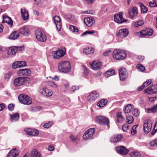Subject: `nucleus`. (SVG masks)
I'll use <instances>...</instances> for the list:
<instances>
[{
  "label": "nucleus",
  "instance_id": "1a4fd4ad",
  "mask_svg": "<svg viewBox=\"0 0 157 157\" xmlns=\"http://www.w3.org/2000/svg\"><path fill=\"white\" fill-rule=\"evenodd\" d=\"M99 94L96 91H92L89 94L88 96V101H93L98 99L99 97Z\"/></svg>",
  "mask_w": 157,
  "mask_h": 157
},
{
  "label": "nucleus",
  "instance_id": "9d476101",
  "mask_svg": "<svg viewBox=\"0 0 157 157\" xmlns=\"http://www.w3.org/2000/svg\"><path fill=\"white\" fill-rule=\"evenodd\" d=\"M53 52L54 58L56 59H58L64 55L66 53V50L65 48H64L59 49L58 50Z\"/></svg>",
  "mask_w": 157,
  "mask_h": 157
},
{
  "label": "nucleus",
  "instance_id": "9b49d317",
  "mask_svg": "<svg viewBox=\"0 0 157 157\" xmlns=\"http://www.w3.org/2000/svg\"><path fill=\"white\" fill-rule=\"evenodd\" d=\"M26 134L30 136H36L39 134V132L37 129L34 128H28L24 130Z\"/></svg>",
  "mask_w": 157,
  "mask_h": 157
},
{
  "label": "nucleus",
  "instance_id": "4d7b16f0",
  "mask_svg": "<svg viewBox=\"0 0 157 157\" xmlns=\"http://www.w3.org/2000/svg\"><path fill=\"white\" fill-rule=\"evenodd\" d=\"M12 67L14 69L19 68L18 61L15 62L13 63L12 65Z\"/></svg>",
  "mask_w": 157,
  "mask_h": 157
},
{
  "label": "nucleus",
  "instance_id": "c85d7f7f",
  "mask_svg": "<svg viewBox=\"0 0 157 157\" xmlns=\"http://www.w3.org/2000/svg\"><path fill=\"white\" fill-rule=\"evenodd\" d=\"M7 23L10 25V26H12L13 25V22L11 18L5 15L3 16V20L2 23Z\"/></svg>",
  "mask_w": 157,
  "mask_h": 157
},
{
  "label": "nucleus",
  "instance_id": "bb28decb",
  "mask_svg": "<svg viewBox=\"0 0 157 157\" xmlns=\"http://www.w3.org/2000/svg\"><path fill=\"white\" fill-rule=\"evenodd\" d=\"M19 32L21 34L25 36H27L29 34V31L27 27L23 26L19 29Z\"/></svg>",
  "mask_w": 157,
  "mask_h": 157
},
{
  "label": "nucleus",
  "instance_id": "f704fd0d",
  "mask_svg": "<svg viewBox=\"0 0 157 157\" xmlns=\"http://www.w3.org/2000/svg\"><path fill=\"white\" fill-rule=\"evenodd\" d=\"M117 121L119 123H122L124 120V117L122 115L121 113H118L117 114Z\"/></svg>",
  "mask_w": 157,
  "mask_h": 157
},
{
  "label": "nucleus",
  "instance_id": "2eb2a0df",
  "mask_svg": "<svg viewBox=\"0 0 157 157\" xmlns=\"http://www.w3.org/2000/svg\"><path fill=\"white\" fill-rule=\"evenodd\" d=\"M153 30L150 29H146L140 31V36L144 37L146 36H151L153 33Z\"/></svg>",
  "mask_w": 157,
  "mask_h": 157
},
{
  "label": "nucleus",
  "instance_id": "13d9d810",
  "mask_svg": "<svg viewBox=\"0 0 157 157\" xmlns=\"http://www.w3.org/2000/svg\"><path fill=\"white\" fill-rule=\"evenodd\" d=\"M70 138L73 141H75L78 139L77 136H75L73 135L70 136Z\"/></svg>",
  "mask_w": 157,
  "mask_h": 157
},
{
  "label": "nucleus",
  "instance_id": "8fccbe9b",
  "mask_svg": "<svg viewBox=\"0 0 157 157\" xmlns=\"http://www.w3.org/2000/svg\"><path fill=\"white\" fill-rule=\"evenodd\" d=\"M138 126V125H135L132 127V130L131 131V133L132 135H134L135 134H136V129Z\"/></svg>",
  "mask_w": 157,
  "mask_h": 157
},
{
  "label": "nucleus",
  "instance_id": "cd10ccee",
  "mask_svg": "<svg viewBox=\"0 0 157 157\" xmlns=\"http://www.w3.org/2000/svg\"><path fill=\"white\" fill-rule=\"evenodd\" d=\"M123 137L121 134H118L113 136L111 139V142L113 143L117 142L120 141Z\"/></svg>",
  "mask_w": 157,
  "mask_h": 157
},
{
  "label": "nucleus",
  "instance_id": "ddd939ff",
  "mask_svg": "<svg viewBox=\"0 0 157 157\" xmlns=\"http://www.w3.org/2000/svg\"><path fill=\"white\" fill-rule=\"evenodd\" d=\"M144 93H147L148 94H152L157 92V85H152L151 87L145 89L144 90Z\"/></svg>",
  "mask_w": 157,
  "mask_h": 157
},
{
  "label": "nucleus",
  "instance_id": "6e6552de",
  "mask_svg": "<svg viewBox=\"0 0 157 157\" xmlns=\"http://www.w3.org/2000/svg\"><path fill=\"white\" fill-rule=\"evenodd\" d=\"M152 123L150 120H146L143 125V129L145 133L147 134L149 132L152 128Z\"/></svg>",
  "mask_w": 157,
  "mask_h": 157
},
{
  "label": "nucleus",
  "instance_id": "f8f14e48",
  "mask_svg": "<svg viewBox=\"0 0 157 157\" xmlns=\"http://www.w3.org/2000/svg\"><path fill=\"white\" fill-rule=\"evenodd\" d=\"M119 75L120 80H124L127 77V73L126 69L124 68H121L119 70Z\"/></svg>",
  "mask_w": 157,
  "mask_h": 157
},
{
  "label": "nucleus",
  "instance_id": "603ef678",
  "mask_svg": "<svg viewBox=\"0 0 157 157\" xmlns=\"http://www.w3.org/2000/svg\"><path fill=\"white\" fill-rule=\"evenodd\" d=\"M151 146L153 147L157 146V139L154 140L150 142Z\"/></svg>",
  "mask_w": 157,
  "mask_h": 157
},
{
  "label": "nucleus",
  "instance_id": "f257e3e1",
  "mask_svg": "<svg viewBox=\"0 0 157 157\" xmlns=\"http://www.w3.org/2000/svg\"><path fill=\"white\" fill-rule=\"evenodd\" d=\"M71 64L69 62L63 61L58 64V70L59 71L63 73H67L71 70Z\"/></svg>",
  "mask_w": 157,
  "mask_h": 157
},
{
  "label": "nucleus",
  "instance_id": "37998d69",
  "mask_svg": "<svg viewBox=\"0 0 157 157\" xmlns=\"http://www.w3.org/2000/svg\"><path fill=\"white\" fill-rule=\"evenodd\" d=\"M157 109V105H154L152 107H151L150 108H148L147 109V111H147V112H150V111L151 112H154L156 111Z\"/></svg>",
  "mask_w": 157,
  "mask_h": 157
},
{
  "label": "nucleus",
  "instance_id": "338daca9",
  "mask_svg": "<svg viewBox=\"0 0 157 157\" xmlns=\"http://www.w3.org/2000/svg\"><path fill=\"white\" fill-rule=\"evenodd\" d=\"M54 149V147L53 146L50 145L49 146L48 148V150L50 151H53Z\"/></svg>",
  "mask_w": 157,
  "mask_h": 157
},
{
  "label": "nucleus",
  "instance_id": "bf43d9fd",
  "mask_svg": "<svg viewBox=\"0 0 157 157\" xmlns=\"http://www.w3.org/2000/svg\"><path fill=\"white\" fill-rule=\"evenodd\" d=\"M129 126L127 124H124L122 126V129L123 131L126 132L128 129Z\"/></svg>",
  "mask_w": 157,
  "mask_h": 157
},
{
  "label": "nucleus",
  "instance_id": "4be33fe9",
  "mask_svg": "<svg viewBox=\"0 0 157 157\" xmlns=\"http://www.w3.org/2000/svg\"><path fill=\"white\" fill-rule=\"evenodd\" d=\"M129 18L133 19L138 14V10L136 7H133L128 10Z\"/></svg>",
  "mask_w": 157,
  "mask_h": 157
},
{
  "label": "nucleus",
  "instance_id": "c756f323",
  "mask_svg": "<svg viewBox=\"0 0 157 157\" xmlns=\"http://www.w3.org/2000/svg\"><path fill=\"white\" fill-rule=\"evenodd\" d=\"M94 52V49L91 47H87L83 49V53L86 55L91 54Z\"/></svg>",
  "mask_w": 157,
  "mask_h": 157
},
{
  "label": "nucleus",
  "instance_id": "864d4df0",
  "mask_svg": "<svg viewBox=\"0 0 157 157\" xmlns=\"http://www.w3.org/2000/svg\"><path fill=\"white\" fill-rule=\"evenodd\" d=\"M148 10L147 8L144 6H142L141 12L143 13H146Z\"/></svg>",
  "mask_w": 157,
  "mask_h": 157
},
{
  "label": "nucleus",
  "instance_id": "49530a36",
  "mask_svg": "<svg viewBox=\"0 0 157 157\" xmlns=\"http://www.w3.org/2000/svg\"><path fill=\"white\" fill-rule=\"evenodd\" d=\"M12 73L11 72L6 73L4 75V78L5 79L8 81L10 79V76L12 75Z\"/></svg>",
  "mask_w": 157,
  "mask_h": 157
},
{
  "label": "nucleus",
  "instance_id": "393cba45",
  "mask_svg": "<svg viewBox=\"0 0 157 157\" xmlns=\"http://www.w3.org/2000/svg\"><path fill=\"white\" fill-rule=\"evenodd\" d=\"M21 17L24 20H26L29 18V15L28 11L24 8H21Z\"/></svg>",
  "mask_w": 157,
  "mask_h": 157
},
{
  "label": "nucleus",
  "instance_id": "58836bf2",
  "mask_svg": "<svg viewBox=\"0 0 157 157\" xmlns=\"http://www.w3.org/2000/svg\"><path fill=\"white\" fill-rule=\"evenodd\" d=\"M131 157H140V154L137 151L132 152L130 153Z\"/></svg>",
  "mask_w": 157,
  "mask_h": 157
},
{
  "label": "nucleus",
  "instance_id": "0e129e2a",
  "mask_svg": "<svg viewBox=\"0 0 157 157\" xmlns=\"http://www.w3.org/2000/svg\"><path fill=\"white\" fill-rule=\"evenodd\" d=\"M5 105L4 104H0V111L2 110L5 108Z\"/></svg>",
  "mask_w": 157,
  "mask_h": 157
},
{
  "label": "nucleus",
  "instance_id": "a19ab883",
  "mask_svg": "<svg viewBox=\"0 0 157 157\" xmlns=\"http://www.w3.org/2000/svg\"><path fill=\"white\" fill-rule=\"evenodd\" d=\"M69 29L73 32H78V30L75 26L73 25H70L69 27Z\"/></svg>",
  "mask_w": 157,
  "mask_h": 157
},
{
  "label": "nucleus",
  "instance_id": "412c9836",
  "mask_svg": "<svg viewBox=\"0 0 157 157\" xmlns=\"http://www.w3.org/2000/svg\"><path fill=\"white\" fill-rule=\"evenodd\" d=\"M31 73L30 70L29 69H21L17 71L18 75L20 76H27Z\"/></svg>",
  "mask_w": 157,
  "mask_h": 157
},
{
  "label": "nucleus",
  "instance_id": "4c0bfd02",
  "mask_svg": "<svg viewBox=\"0 0 157 157\" xmlns=\"http://www.w3.org/2000/svg\"><path fill=\"white\" fill-rule=\"evenodd\" d=\"M144 24V21L142 20H139L134 24V26L135 27H137L143 25Z\"/></svg>",
  "mask_w": 157,
  "mask_h": 157
},
{
  "label": "nucleus",
  "instance_id": "79ce46f5",
  "mask_svg": "<svg viewBox=\"0 0 157 157\" xmlns=\"http://www.w3.org/2000/svg\"><path fill=\"white\" fill-rule=\"evenodd\" d=\"M48 84L51 87L53 88H57L58 87L57 85L54 82L50 81L48 82Z\"/></svg>",
  "mask_w": 157,
  "mask_h": 157
},
{
  "label": "nucleus",
  "instance_id": "e2e57ef3",
  "mask_svg": "<svg viewBox=\"0 0 157 157\" xmlns=\"http://www.w3.org/2000/svg\"><path fill=\"white\" fill-rule=\"evenodd\" d=\"M14 47H15L16 48V52L17 51H21L24 49V47L23 46H20L18 47L14 46Z\"/></svg>",
  "mask_w": 157,
  "mask_h": 157
},
{
  "label": "nucleus",
  "instance_id": "7c9ffc66",
  "mask_svg": "<svg viewBox=\"0 0 157 157\" xmlns=\"http://www.w3.org/2000/svg\"><path fill=\"white\" fill-rule=\"evenodd\" d=\"M16 52V49L14 46L9 48L8 50L7 54L9 55H14Z\"/></svg>",
  "mask_w": 157,
  "mask_h": 157
},
{
  "label": "nucleus",
  "instance_id": "7ed1b4c3",
  "mask_svg": "<svg viewBox=\"0 0 157 157\" xmlns=\"http://www.w3.org/2000/svg\"><path fill=\"white\" fill-rule=\"evenodd\" d=\"M113 57L117 60L123 59L127 56L126 53L124 50L116 49L113 52Z\"/></svg>",
  "mask_w": 157,
  "mask_h": 157
},
{
  "label": "nucleus",
  "instance_id": "09e8293b",
  "mask_svg": "<svg viewBox=\"0 0 157 157\" xmlns=\"http://www.w3.org/2000/svg\"><path fill=\"white\" fill-rule=\"evenodd\" d=\"M151 82V79L147 80L146 82H144L143 85L144 87H146L150 85Z\"/></svg>",
  "mask_w": 157,
  "mask_h": 157
},
{
  "label": "nucleus",
  "instance_id": "c03bdc74",
  "mask_svg": "<svg viewBox=\"0 0 157 157\" xmlns=\"http://www.w3.org/2000/svg\"><path fill=\"white\" fill-rule=\"evenodd\" d=\"M126 120L128 124H130L132 123L134 121L133 118L132 116H129L127 117Z\"/></svg>",
  "mask_w": 157,
  "mask_h": 157
},
{
  "label": "nucleus",
  "instance_id": "6e6d98bb",
  "mask_svg": "<svg viewBox=\"0 0 157 157\" xmlns=\"http://www.w3.org/2000/svg\"><path fill=\"white\" fill-rule=\"evenodd\" d=\"M79 89V86H72L71 89V91L74 92L75 90H78Z\"/></svg>",
  "mask_w": 157,
  "mask_h": 157
},
{
  "label": "nucleus",
  "instance_id": "6ab92c4d",
  "mask_svg": "<svg viewBox=\"0 0 157 157\" xmlns=\"http://www.w3.org/2000/svg\"><path fill=\"white\" fill-rule=\"evenodd\" d=\"M95 19L92 17H85L84 22L85 24L88 27H91L95 23Z\"/></svg>",
  "mask_w": 157,
  "mask_h": 157
},
{
  "label": "nucleus",
  "instance_id": "473e14b6",
  "mask_svg": "<svg viewBox=\"0 0 157 157\" xmlns=\"http://www.w3.org/2000/svg\"><path fill=\"white\" fill-rule=\"evenodd\" d=\"M134 106L131 104L127 105L124 108V112L127 113L130 112L131 110L133 108Z\"/></svg>",
  "mask_w": 157,
  "mask_h": 157
},
{
  "label": "nucleus",
  "instance_id": "423d86ee",
  "mask_svg": "<svg viewBox=\"0 0 157 157\" xmlns=\"http://www.w3.org/2000/svg\"><path fill=\"white\" fill-rule=\"evenodd\" d=\"M95 129L94 128H90L86 131L83 135V139L87 140L93 138V135L94 134Z\"/></svg>",
  "mask_w": 157,
  "mask_h": 157
},
{
  "label": "nucleus",
  "instance_id": "a18cd8bd",
  "mask_svg": "<svg viewBox=\"0 0 157 157\" xmlns=\"http://www.w3.org/2000/svg\"><path fill=\"white\" fill-rule=\"evenodd\" d=\"M149 5L151 7L157 6V0H153V2H150Z\"/></svg>",
  "mask_w": 157,
  "mask_h": 157
},
{
  "label": "nucleus",
  "instance_id": "0eeeda50",
  "mask_svg": "<svg viewBox=\"0 0 157 157\" xmlns=\"http://www.w3.org/2000/svg\"><path fill=\"white\" fill-rule=\"evenodd\" d=\"M96 121L100 124L108 126L109 124V119L103 116H97L96 117Z\"/></svg>",
  "mask_w": 157,
  "mask_h": 157
},
{
  "label": "nucleus",
  "instance_id": "72a5a7b5",
  "mask_svg": "<svg viewBox=\"0 0 157 157\" xmlns=\"http://www.w3.org/2000/svg\"><path fill=\"white\" fill-rule=\"evenodd\" d=\"M115 72L114 70L113 69H110L106 72L105 75V76L106 78H108L110 76L114 75Z\"/></svg>",
  "mask_w": 157,
  "mask_h": 157
},
{
  "label": "nucleus",
  "instance_id": "3c124183",
  "mask_svg": "<svg viewBox=\"0 0 157 157\" xmlns=\"http://www.w3.org/2000/svg\"><path fill=\"white\" fill-rule=\"evenodd\" d=\"M53 123L52 121H49L48 123L45 124L44 126L45 128H48L50 127L52 124Z\"/></svg>",
  "mask_w": 157,
  "mask_h": 157
},
{
  "label": "nucleus",
  "instance_id": "ea45409f",
  "mask_svg": "<svg viewBox=\"0 0 157 157\" xmlns=\"http://www.w3.org/2000/svg\"><path fill=\"white\" fill-rule=\"evenodd\" d=\"M136 68L140 72H143L145 69V67L140 64L137 65L136 66Z\"/></svg>",
  "mask_w": 157,
  "mask_h": 157
},
{
  "label": "nucleus",
  "instance_id": "4468645a",
  "mask_svg": "<svg viewBox=\"0 0 157 157\" xmlns=\"http://www.w3.org/2000/svg\"><path fill=\"white\" fill-rule=\"evenodd\" d=\"M53 19L56 29L58 31H60L61 28L62 24L60 17L56 15L53 17Z\"/></svg>",
  "mask_w": 157,
  "mask_h": 157
},
{
  "label": "nucleus",
  "instance_id": "aec40b11",
  "mask_svg": "<svg viewBox=\"0 0 157 157\" xmlns=\"http://www.w3.org/2000/svg\"><path fill=\"white\" fill-rule=\"evenodd\" d=\"M122 14V13H119L118 14L115 15L114 16L115 21L118 23H121L126 21L123 18Z\"/></svg>",
  "mask_w": 157,
  "mask_h": 157
},
{
  "label": "nucleus",
  "instance_id": "a878e982",
  "mask_svg": "<svg viewBox=\"0 0 157 157\" xmlns=\"http://www.w3.org/2000/svg\"><path fill=\"white\" fill-rule=\"evenodd\" d=\"M18 152L17 149L14 148L10 150L8 153L7 157H18Z\"/></svg>",
  "mask_w": 157,
  "mask_h": 157
},
{
  "label": "nucleus",
  "instance_id": "f03ea898",
  "mask_svg": "<svg viewBox=\"0 0 157 157\" xmlns=\"http://www.w3.org/2000/svg\"><path fill=\"white\" fill-rule=\"evenodd\" d=\"M30 82V79L28 78L19 77L14 80L13 84L15 86H20Z\"/></svg>",
  "mask_w": 157,
  "mask_h": 157
},
{
  "label": "nucleus",
  "instance_id": "c9c22d12",
  "mask_svg": "<svg viewBox=\"0 0 157 157\" xmlns=\"http://www.w3.org/2000/svg\"><path fill=\"white\" fill-rule=\"evenodd\" d=\"M19 37V35L16 32H13L9 37V38L11 40H15Z\"/></svg>",
  "mask_w": 157,
  "mask_h": 157
},
{
  "label": "nucleus",
  "instance_id": "a211bd4d",
  "mask_svg": "<svg viewBox=\"0 0 157 157\" xmlns=\"http://www.w3.org/2000/svg\"><path fill=\"white\" fill-rule=\"evenodd\" d=\"M91 68L92 69L96 70L100 69L102 66V64L101 62L94 61L90 63Z\"/></svg>",
  "mask_w": 157,
  "mask_h": 157
},
{
  "label": "nucleus",
  "instance_id": "39448f33",
  "mask_svg": "<svg viewBox=\"0 0 157 157\" xmlns=\"http://www.w3.org/2000/svg\"><path fill=\"white\" fill-rule=\"evenodd\" d=\"M35 34L36 38L38 40L43 42H45L46 41V36L43 31L40 30H36Z\"/></svg>",
  "mask_w": 157,
  "mask_h": 157
},
{
  "label": "nucleus",
  "instance_id": "e433bc0d",
  "mask_svg": "<svg viewBox=\"0 0 157 157\" xmlns=\"http://www.w3.org/2000/svg\"><path fill=\"white\" fill-rule=\"evenodd\" d=\"M10 117L12 121H17L19 118V114L17 113H15L14 114L11 115Z\"/></svg>",
  "mask_w": 157,
  "mask_h": 157
},
{
  "label": "nucleus",
  "instance_id": "5fc2aeb1",
  "mask_svg": "<svg viewBox=\"0 0 157 157\" xmlns=\"http://www.w3.org/2000/svg\"><path fill=\"white\" fill-rule=\"evenodd\" d=\"M132 114L136 117L138 116L139 114V112L137 109H135L132 111Z\"/></svg>",
  "mask_w": 157,
  "mask_h": 157
},
{
  "label": "nucleus",
  "instance_id": "dca6fc26",
  "mask_svg": "<svg viewBox=\"0 0 157 157\" xmlns=\"http://www.w3.org/2000/svg\"><path fill=\"white\" fill-rule=\"evenodd\" d=\"M25 155L27 157H41L40 153L35 149H33Z\"/></svg>",
  "mask_w": 157,
  "mask_h": 157
},
{
  "label": "nucleus",
  "instance_id": "680f3d73",
  "mask_svg": "<svg viewBox=\"0 0 157 157\" xmlns=\"http://www.w3.org/2000/svg\"><path fill=\"white\" fill-rule=\"evenodd\" d=\"M14 107L13 104H10L8 106V109L10 111H12L14 109Z\"/></svg>",
  "mask_w": 157,
  "mask_h": 157
},
{
  "label": "nucleus",
  "instance_id": "774afa93",
  "mask_svg": "<svg viewBox=\"0 0 157 157\" xmlns=\"http://www.w3.org/2000/svg\"><path fill=\"white\" fill-rule=\"evenodd\" d=\"M111 51L110 50L108 51L105 52L104 53V55L105 56H106L108 55L110 53Z\"/></svg>",
  "mask_w": 157,
  "mask_h": 157
},
{
  "label": "nucleus",
  "instance_id": "20e7f679",
  "mask_svg": "<svg viewBox=\"0 0 157 157\" xmlns=\"http://www.w3.org/2000/svg\"><path fill=\"white\" fill-rule=\"evenodd\" d=\"M19 101L21 103L25 105H29L32 103V99L28 95L21 94L18 97Z\"/></svg>",
  "mask_w": 157,
  "mask_h": 157
},
{
  "label": "nucleus",
  "instance_id": "f3484780",
  "mask_svg": "<svg viewBox=\"0 0 157 157\" xmlns=\"http://www.w3.org/2000/svg\"><path fill=\"white\" fill-rule=\"evenodd\" d=\"M40 92L44 96L46 97H50L53 94V92L51 90L45 88H41L40 90Z\"/></svg>",
  "mask_w": 157,
  "mask_h": 157
},
{
  "label": "nucleus",
  "instance_id": "5701e85b",
  "mask_svg": "<svg viewBox=\"0 0 157 157\" xmlns=\"http://www.w3.org/2000/svg\"><path fill=\"white\" fill-rule=\"evenodd\" d=\"M117 151L121 154L125 155L129 151L124 146H120L116 148Z\"/></svg>",
  "mask_w": 157,
  "mask_h": 157
},
{
  "label": "nucleus",
  "instance_id": "b1692460",
  "mask_svg": "<svg viewBox=\"0 0 157 157\" xmlns=\"http://www.w3.org/2000/svg\"><path fill=\"white\" fill-rule=\"evenodd\" d=\"M129 33L128 30L127 29H120L117 34V35L120 37L124 38L127 36Z\"/></svg>",
  "mask_w": 157,
  "mask_h": 157
},
{
  "label": "nucleus",
  "instance_id": "69168bd1",
  "mask_svg": "<svg viewBox=\"0 0 157 157\" xmlns=\"http://www.w3.org/2000/svg\"><path fill=\"white\" fill-rule=\"evenodd\" d=\"M64 86V87L65 90H67L69 88V84L68 83H66L63 84Z\"/></svg>",
  "mask_w": 157,
  "mask_h": 157
},
{
  "label": "nucleus",
  "instance_id": "de8ad7c7",
  "mask_svg": "<svg viewBox=\"0 0 157 157\" xmlns=\"http://www.w3.org/2000/svg\"><path fill=\"white\" fill-rule=\"evenodd\" d=\"M19 68L26 66V63L25 61H18Z\"/></svg>",
  "mask_w": 157,
  "mask_h": 157
},
{
  "label": "nucleus",
  "instance_id": "2f4dec72",
  "mask_svg": "<svg viewBox=\"0 0 157 157\" xmlns=\"http://www.w3.org/2000/svg\"><path fill=\"white\" fill-rule=\"evenodd\" d=\"M108 100H107L102 99L99 101L97 104V105L99 107H104L107 103Z\"/></svg>",
  "mask_w": 157,
  "mask_h": 157
},
{
  "label": "nucleus",
  "instance_id": "052dcab7",
  "mask_svg": "<svg viewBox=\"0 0 157 157\" xmlns=\"http://www.w3.org/2000/svg\"><path fill=\"white\" fill-rule=\"evenodd\" d=\"M82 69L84 71V74L86 75H87L88 74L89 72L88 70L87 69L86 67L84 66L82 67Z\"/></svg>",
  "mask_w": 157,
  "mask_h": 157
}]
</instances>
